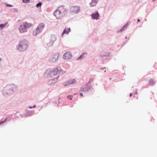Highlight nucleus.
<instances>
[{"label":"nucleus","mask_w":157,"mask_h":157,"mask_svg":"<svg viewBox=\"0 0 157 157\" xmlns=\"http://www.w3.org/2000/svg\"><path fill=\"white\" fill-rule=\"evenodd\" d=\"M62 73V71L60 67H57L52 70L50 69L47 70L46 71L45 74L46 76L53 77L58 74Z\"/></svg>","instance_id":"obj_1"},{"label":"nucleus","mask_w":157,"mask_h":157,"mask_svg":"<svg viewBox=\"0 0 157 157\" xmlns=\"http://www.w3.org/2000/svg\"><path fill=\"white\" fill-rule=\"evenodd\" d=\"M33 25V24L26 21L22 23L19 28V30L21 33H24L27 31V29Z\"/></svg>","instance_id":"obj_2"},{"label":"nucleus","mask_w":157,"mask_h":157,"mask_svg":"<svg viewBox=\"0 0 157 157\" xmlns=\"http://www.w3.org/2000/svg\"><path fill=\"white\" fill-rule=\"evenodd\" d=\"M29 44V42L27 40H21L17 46L18 49L21 51H24L27 48Z\"/></svg>","instance_id":"obj_3"},{"label":"nucleus","mask_w":157,"mask_h":157,"mask_svg":"<svg viewBox=\"0 0 157 157\" xmlns=\"http://www.w3.org/2000/svg\"><path fill=\"white\" fill-rule=\"evenodd\" d=\"M59 56V53L56 52L55 54H53L50 59V60L52 62H55L58 60Z\"/></svg>","instance_id":"obj_4"},{"label":"nucleus","mask_w":157,"mask_h":157,"mask_svg":"<svg viewBox=\"0 0 157 157\" xmlns=\"http://www.w3.org/2000/svg\"><path fill=\"white\" fill-rule=\"evenodd\" d=\"M72 57V55L70 52H67L63 54V58L64 59H71Z\"/></svg>","instance_id":"obj_5"},{"label":"nucleus","mask_w":157,"mask_h":157,"mask_svg":"<svg viewBox=\"0 0 157 157\" xmlns=\"http://www.w3.org/2000/svg\"><path fill=\"white\" fill-rule=\"evenodd\" d=\"M80 10V8L77 6H72L71 9V12L73 13H79Z\"/></svg>","instance_id":"obj_6"},{"label":"nucleus","mask_w":157,"mask_h":157,"mask_svg":"<svg viewBox=\"0 0 157 157\" xmlns=\"http://www.w3.org/2000/svg\"><path fill=\"white\" fill-rule=\"evenodd\" d=\"M57 10L59 11V12H60L62 15L66 13L67 10L66 9L62 6L59 7Z\"/></svg>","instance_id":"obj_7"},{"label":"nucleus","mask_w":157,"mask_h":157,"mask_svg":"<svg viewBox=\"0 0 157 157\" xmlns=\"http://www.w3.org/2000/svg\"><path fill=\"white\" fill-rule=\"evenodd\" d=\"M54 14L57 19H59L61 18L62 16V14L57 9L55 11Z\"/></svg>","instance_id":"obj_8"},{"label":"nucleus","mask_w":157,"mask_h":157,"mask_svg":"<svg viewBox=\"0 0 157 157\" xmlns=\"http://www.w3.org/2000/svg\"><path fill=\"white\" fill-rule=\"evenodd\" d=\"M58 77H57L54 79L50 80L48 82V84L51 85L56 82L58 81Z\"/></svg>","instance_id":"obj_9"},{"label":"nucleus","mask_w":157,"mask_h":157,"mask_svg":"<svg viewBox=\"0 0 157 157\" xmlns=\"http://www.w3.org/2000/svg\"><path fill=\"white\" fill-rule=\"evenodd\" d=\"M70 31V28H65L64 30H63V32L62 33L61 36L62 37H63V35L64 34H68L69 32Z\"/></svg>","instance_id":"obj_10"},{"label":"nucleus","mask_w":157,"mask_h":157,"mask_svg":"<svg viewBox=\"0 0 157 157\" xmlns=\"http://www.w3.org/2000/svg\"><path fill=\"white\" fill-rule=\"evenodd\" d=\"M45 26V25L43 23H41L37 27V28L39 29L40 31L41 32L43 29H44Z\"/></svg>","instance_id":"obj_11"},{"label":"nucleus","mask_w":157,"mask_h":157,"mask_svg":"<svg viewBox=\"0 0 157 157\" xmlns=\"http://www.w3.org/2000/svg\"><path fill=\"white\" fill-rule=\"evenodd\" d=\"M99 17V14L97 12L95 13H93L91 15V17L93 19H98Z\"/></svg>","instance_id":"obj_12"},{"label":"nucleus","mask_w":157,"mask_h":157,"mask_svg":"<svg viewBox=\"0 0 157 157\" xmlns=\"http://www.w3.org/2000/svg\"><path fill=\"white\" fill-rule=\"evenodd\" d=\"M41 31L37 28L36 29L34 30L33 32V34L34 36H36L39 34Z\"/></svg>","instance_id":"obj_13"},{"label":"nucleus","mask_w":157,"mask_h":157,"mask_svg":"<svg viewBox=\"0 0 157 157\" xmlns=\"http://www.w3.org/2000/svg\"><path fill=\"white\" fill-rule=\"evenodd\" d=\"M75 79H71L69 80L68 82V84H64V86H66L68 84H74L75 82Z\"/></svg>","instance_id":"obj_14"},{"label":"nucleus","mask_w":157,"mask_h":157,"mask_svg":"<svg viewBox=\"0 0 157 157\" xmlns=\"http://www.w3.org/2000/svg\"><path fill=\"white\" fill-rule=\"evenodd\" d=\"M97 3L96 0H92L91 2L90 3V6H95Z\"/></svg>","instance_id":"obj_15"},{"label":"nucleus","mask_w":157,"mask_h":157,"mask_svg":"<svg viewBox=\"0 0 157 157\" xmlns=\"http://www.w3.org/2000/svg\"><path fill=\"white\" fill-rule=\"evenodd\" d=\"M129 22L127 23L125 25L122 27V28L121 29V30H120V31H124L125 29H126L128 25H129Z\"/></svg>","instance_id":"obj_16"},{"label":"nucleus","mask_w":157,"mask_h":157,"mask_svg":"<svg viewBox=\"0 0 157 157\" xmlns=\"http://www.w3.org/2000/svg\"><path fill=\"white\" fill-rule=\"evenodd\" d=\"M129 22L127 23L125 25L122 27V28L121 29V30H120V31H124L125 29H126L128 25H129Z\"/></svg>","instance_id":"obj_17"},{"label":"nucleus","mask_w":157,"mask_h":157,"mask_svg":"<svg viewBox=\"0 0 157 157\" xmlns=\"http://www.w3.org/2000/svg\"><path fill=\"white\" fill-rule=\"evenodd\" d=\"M53 40L51 42H50V43H49L48 44V46L49 47H50L53 45V42L56 40V38L54 37Z\"/></svg>","instance_id":"obj_18"},{"label":"nucleus","mask_w":157,"mask_h":157,"mask_svg":"<svg viewBox=\"0 0 157 157\" xmlns=\"http://www.w3.org/2000/svg\"><path fill=\"white\" fill-rule=\"evenodd\" d=\"M7 24V23L6 22V23L5 24H1L0 25V30L4 28L6 25Z\"/></svg>","instance_id":"obj_19"},{"label":"nucleus","mask_w":157,"mask_h":157,"mask_svg":"<svg viewBox=\"0 0 157 157\" xmlns=\"http://www.w3.org/2000/svg\"><path fill=\"white\" fill-rule=\"evenodd\" d=\"M149 84L150 85H153L155 83V82L154 81V80L153 79H151L150 81Z\"/></svg>","instance_id":"obj_20"},{"label":"nucleus","mask_w":157,"mask_h":157,"mask_svg":"<svg viewBox=\"0 0 157 157\" xmlns=\"http://www.w3.org/2000/svg\"><path fill=\"white\" fill-rule=\"evenodd\" d=\"M22 1L24 3H27L29 2L30 1L29 0H23Z\"/></svg>","instance_id":"obj_21"},{"label":"nucleus","mask_w":157,"mask_h":157,"mask_svg":"<svg viewBox=\"0 0 157 157\" xmlns=\"http://www.w3.org/2000/svg\"><path fill=\"white\" fill-rule=\"evenodd\" d=\"M86 54L85 53H82L81 56H80L78 59H80V58H83V57H84L83 56L85 55Z\"/></svg>","instance_id":"obj_22"},{"label":"nucleus","mask_w":157,"mask_h":157,"mask_svg":"<svg viewBox=\"0 0 157 157\" xmlns=\"http://www.w3.org/2000/svg\"><path fill=\"white\" fill-rule=\"evenodd\" d=\"M87 89V88L85 89V88L82 87L81 88L80 90L81 91H86V90Z\"/></svg>","instance_id":"obj_23"},{"label":"nucleus","mask_w":157,"mask_h":157,"mask_svg":"<svg viewBox=\"0 0 157 157\" xmlns=\"http://www.w3.org/2000/svg\"><path fill=\"white\" fill-rule=\"evenodd\" d=\"M42 5V3L41 2H39L36 5L37 7H39L40 6Z\"/></svg>","instance_id":"obj_24"},{"label":"nucleus","mask_w":157,"mask_h":157,"mask_svg":"<svg viewBox=\"0 0 157 157\" xmlns=\"http://www.w3.org/2000/svg\"><path fill=\"white\" fill-rule=\"evenodd\" d=\"M67 98H70V100H72V95H68L67 97Z\"/></svg>","instance_id":"obj_25"},{"label":"nucleus","mask_w":157,"mask_h":157,"mask_svg":"<svg viewBox=\"0 0 157 157\" xmlns=\"http://www.w3.org/2000/svg\"><path fill=\"white\" fill-rule=\"evenodd\" d=\"M6 6H9V7H11L13 6L12 5H10V4H6Z\"/></svg>","instance_id":"obj_26"},{"label":"nucleus","mask_w":157,"mask_h":157,"mask_svg":"<svg viewBox=\"0 0 157 157\" xmlns=\"http://www.w3.org/2000/svg\"><path fill=\"white\" fill-rule=\"evenodd\" d=\"M6 119H7V118H6L5 119V120L4 121H2V122H0V125L2 124L4 122H5L6 120Z\"/></svg>","instance_id":"obj_27"},{"label":"nucleus","mask_w":157,"mask_h":157,"mask_svg":"<svg viewBox=\"0 0 157 157\" xmlns=\"http://www.w3.org/2000/svg\"><path fill=\"white\" fill-rule=\"evenodd\" d=\"M80 96H81L82 97L83 96V94L82 93H81L80 94Z\"/></svg>","instance_id":"obj_28"},{"label":"nucleus","mask_w":157,"mask_h":157,"mask_svg":"<svg viewBox=\"0 0 157 157\" xmlns=\"http://www.w3.org/2000/svg\"><path fill=\"white\" fill-rule=\"evenodd\" d=\"M132 93H130V97H131L132 96Z\"/></svg>","instance_id":"obj_29"},{"label":"nucleus","mask_w":157,"mask_h":157,"mask_svg":"<svg viewBox=\"0 0 157 157\" xmlns=\"http://www.w3.org/2000/svg\"><path fill=\"white\" fill-rule=\"evenodd\" d=\"M137 21L138 22H140V20L139 19H138L137 20Z\"/></svg>","instance_id":"obj_30"},{"label":"nucleus","mask_w":157,"mask_h":157,"mask_svg":"<svg viewBox=\"0 0 157 157\" xmlns=\"http://www.w3.org/2000/svg\"><path fill=\"white\" fill-rule=\"evenodd\" d=\"M2 59L1 58H0V62L1 61Z\"/></svg>","instance_id":"obj_31"},{"label":"nucleus","mask_w":157,"mask_h":157,"mask_svg":"<svg viewBox=\"0 0 157 157\" xmlns=\"http://www.w3.org/2000/svg\"><path fill=\"white\" fill-rule=\"evenodd\" d=\"M104 68L105 69V68H101L100 69H102V70H103Z\"/></svg>","instance_id":"obj_32"},{"label":"nucleus","mask_w":157,"mask_h":157,"mask_svg":"<svg viewBox=\"0 0 157 157\" xmlns=\"http://www.w3.org/2000/svg\"><path fill=\"white\" fill-rule=\"evenodd\" d=\"M35 106H35V105H34V106H33V108H34V107H35Z\"/></svg>","instance_id":"obj_33"},{"label":"nucleus","mask_w":157,"mask_h":157,"mask_svg":"<svg viewBox=\"0 0 157 157\" xmlns=\"http://www.w3.org/2000/svg\"><path fill=\"white\" fill-rule=\"evenodd\" d=\"M29 108H32V107H29Z\"/></svg>","instance_id":"obj_34"},{"label":"nucleus","mask_w":157,"mask_h":157,"mask_svg":"<svg viewBox=\"0 0 157 157\" xmlns=\"http://www.w3.org/2000/svg\"><path fill=\"white\" fill-rule=\"evenodd\" d=\"M59 102V103H60V102H59H59Z\"/></svg>","instance_id":"obj_35"},{"label":"nucleus","mask_w":157,"mask_h":157,"mask_svg":"<svg viewBox=\"0 0 157 157\" xmlns=\"http://www.w3.org/2000/svg\"><path fill=\"white\" fill-rule=\"evenodd\" d=\"M155 0H153V1H155Z\"/></svg>","instance_id":"obj_36"},{"label":"nucleus","mask_w":157,"mask_h":157,"mask_svg":"<svg viewBox=\"0 0 157 157\" xmlns=\"http://www.w3.org/2000/svg\"><path fill=\"white\" fill-rule=\"evenodd\" d=\"M101 56V57H102V56Z\"/></svg>","instance_id":"obj_37"}]
</instances>
